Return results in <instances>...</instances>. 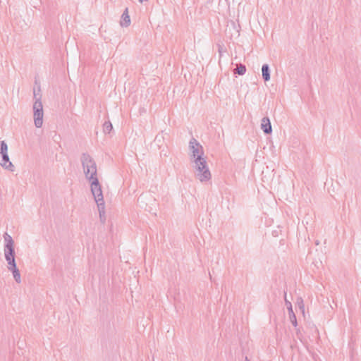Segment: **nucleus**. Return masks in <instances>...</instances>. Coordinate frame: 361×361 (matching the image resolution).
Segmentation results:
<instances>
[{
    "mask_svg": "<svg viewBox=\"0 0 361 361\" xmlns=\"http://www.w3.org/2000/svg\"><path fill=\"white\" fill-rule=\"evenodd\" d=\"M89 182L90 183L91 192L97 203L99 217L102 220V218H104L105 214V202L104 200L102 186L98 178L89 180Z\"/></svg>",
    "mask_w": 361,
    "mask_h": 361,
    "instance_id": "nucleus-1",
    "label": "nucleus"
},
{
    "mask_svg": "<svg viewBox=\"0 0 361 361\" xmlns=\"http://www.w3.org/2000/svg\"><path fill=\"white\" fill-rule=\"evenodd\" d=\"M80 160L86 178L88 180H92L94 178H97V164L93 158L90 154L87 153H83L81 155Z\"/></svg>",
    "mask_w": 361,
    "mask_h": 361,
    "instance_id": "nucleus-2",
    "label": "nucleus"
},
{
    "mask_svg": "<svg viewBox=\"0 0 361 361\" xmlns=\"http://www.w3.org/2000/svg\"><path fill=\"white\" fill-rule=\"evenodd\" d=\"M34 99H35L32 106L34 123L36 128H41L43 124V105L41 101V95L37 94L35 90H34Z\"/></svg>",
    "mask_w": 361,
    "mask_h": 361,
    "instance_id": "nucleus-3",
    "label": "nucleus"
},
{
    "mask_svg": "<svg viewBox=\"0 0 361 361\" xmlns=\"http://www.w3.org/2000/svg\"><path fill=\"white\" fill-rule=\"evenodd\" d=\"M192 167L195 178L200 182H207L211 179L212 174L207 161L200 165H192Z\"/></svg>",
    "mask_w": 361,
    "mask_h": 361,
    "instance_id": "nucleus-4",
    "label": "nucleus"
},
{
    "mask_svg": "<svg viewBox=\"0 0 361 361\" xmlns=\"http://www.w3.org/2000/svg\"><path fill=\"white\" fill-rule=\"evenodd\" d=\"M0 165L5 169H7L10 171H14V166L12 162L10 161L8 154V145L6 142L3 140L1 142L0 147Z\"/></svg>",
    "mask_w": 361,
    "mask_h": 361,
    "instance_id": "nucleus-5",
    "label": "nucleus"
},
{
    "mask_svg": "<svg viewBox=\"0 0 361 361\" xmlns=\"http://www.w3.org/2000/svg\"><path fill=\"white\" fill-rule=\"evenodd\" d=\"M189 157H193L195 158V156L199 155V154H204V149L202 146L200 144V142H197V140L192 137L190 142H189Z\"/></svg>",
    "mask_w": 361,
    "mask_h": 361,
    "instance_id": "nucleus-6",
    "label": "nucleus"
},
{
    "mask_svg": "<svg viewBox=\"0 0 361 361\" xmlns=\"http://www.w3.org/2000/svg\"><path fill=\"white\" fill-rule=\"evenodd\" d=\"M4 256L8 264L7 268L9 271L18 268L15 259V251L4 252Z\"/></svg>",
    "mask_w": 361,
    "mask_h": 361,
    "instance_id": "nucleus-7",
    "label": "nucleus"
},
{
    "mask_svg": "<svg viewBox=\"0 0 361 361\" xmlns=\"http://www.w3.org/2000/svg\"><path fill=\"white\" fill-rule=\"evenodd\" d=\"M284 298H285V303L287 307L288 314H289V319L290 322L292 323V324L296 327L298 325L297 319L295 313L293 312L292 304L291 302L287 300L286 298V292L284 293Z\"/></svg>",
    "mask_w": 361,
    "mask_h": 361,
    "instance_id": "nucleus-8",
    "label": "nucleus"
},
{
    "mask_svg": "<svg viewBox=\"0 0 361 361\" xmlns=\"http://www.w3.org/2000/svg\"><path fill=\"white\" fill-rule=\"evenodd\" d=\"M4 238L6 243L4 245V252L15 251L14 241L12 237L7 233H5L4 234Z\"/></svg>",
    "mask_w": 361,
    "mask_h": 361,
    "instance_id": "nucleus-9",
    "label": "nucleus"
},
{
    "mask_svg": "<svg viewBox=\"0 0 361 361\" xmlns=\"http://www.w3.org/2000/svg\"><path fill=\"white\" fill-rule=\"evenodd\" d=\"M261 128L265 134H270L272 132L271 124L268 117L262 119Z\"/></svg>",
    "mask_w": 361,
    "mask_h": 361,
    "instance_id": "nucleus-10",
    "label": "nucleus"
},
{
    "mask_svg": "<svg viewBox=\"0 0 361 361\" xmlns=\"http://www.w3.org/2000/svg\"><path fill=\"white\" fill-rule=\"evenodd\" d=\"M207 161V157L204 156V154H199L190 158V161L192 165H200L201 163H204Z\"/></svg>",
    "mask_w": 361,
    "mask_h": 361,
    "instance_id": "nucleus-11",
    "label": "nucleus"
},
{
    "mask_svg": "<svg viewBox=\"0 0 361 361\" xmlns=\"http://www.w3.org/2000/svg\"><path fill=\"white\" fill-rule=\"evenodd\" d=\"M120 24L122 27H128L130 24V18L128 15V11L127 8L122 14Z\"/></svg>",
    "mask_w": 361,
    "mask_h": 361,
    "instance_id": "nucleus-12",
    "label": "nucleus"
},
{
    "mask_svg": "<svg viewBox=\"0 0 361 361\" xmlns=\"http://www.w3.org/2000/svg\"><path fill=\"white\" fill-rule=\"evenodd\" d=\"M262 75L265 82L270 80V70L268 64H264L262 67Z\"/></svg>",
    "mask_w": 361,
    "mask_h": 361,
    "instance_id": "nucleus-13",
    "label": "nucleus"
},
{
    "mask_svg": "<svg viewBox=\"0 0 361 361\" xmlns=\"http://www.w3.org/2000/svg\"><path fill=\"white\" fill-rule=\"evenodd\" d=\"M233 72L235 74L243 75L246 72V67L245 65L240 63L239 65H237V68L234 69Z\"/></svg>",
    "mask_w": 361,
    "mask_h": 361,
    "instance_id": "nucleus-14",
    "label": "nucleus"
},
{
    "mask_svg": "<svg viewBox=\"0 0 361 361\" xmlns=\"http://www.w3.org/2000/svg\"><path fill=\"white\" fill-rule=\"evenodd\" d=\"M113 126L111 123L108 121H105L103 125V131L104 133H110V132L112 130Z\"/></svg>",
    "mask_w": 361,
    "mask_h": 361,
    "instance_id": "nucleus-15",
    "label": "nucleus"
},
{
    "mask_svg": "<svg viewBox=\"0 0 361 361\" xmlns=\"http://www.w3.org/2000/svg\"><path fill=\"white\" fill-rule=\"evenodd\" d=\"M11 271L13 274L16 282L20 283L21 282V278L19 269L17 268L13 270H11Z\"/></svg>",
    "mask_w": 361,
    "mask_h": 361,
    "instance_id": "nucleus-16",
    "label": "nucleus"
},
{
    "mask_svg": "<svg viewBox=\"0 0 361 361\" xmlns=\"http://www.w3.org/2000/svg\"><path fill=\"white\" fill-rule=\"evenodd\" d=\"M297 304H298V305L299 307V309L304 314V312H305V306H304V303H303V300L301 298H298Z\"/></svg>",
    "mask_w": 361,
    "mask_h": 361,
    "instance_id": "nucleus-17",
    "label": "nucleus"
},
{
    "mask_svg": "<svg viewBox=\"0 0 361 361\" xmlns=\"http://www.w3.org/2000/svg\"><path fill=\"white\" fill-rule=\"evenodd\" d=\"M245 361H250V360H249L247 359V357H245Z\"/></svg>",
    "mask_w": 361,
    "mask_h": 361,
    "instance_id": "nucleus-18",
    "label": "nucleus"
},
{
    "mask_svg": "<svg viewBox=\"0 0 361 361\" xmlns=\"http://www.w3.org/2000/svg\"><path fill=\"white\" fill-rule=\"evenodd\" d=\"M139 1H140V3H142V2H143V0H139Z\"/></svg>",
    "mask_w": 361,
    "mask_h": 361,
    "instance_id": "nucleus-19",
    "label": "nucleus"
}]
</instances>
